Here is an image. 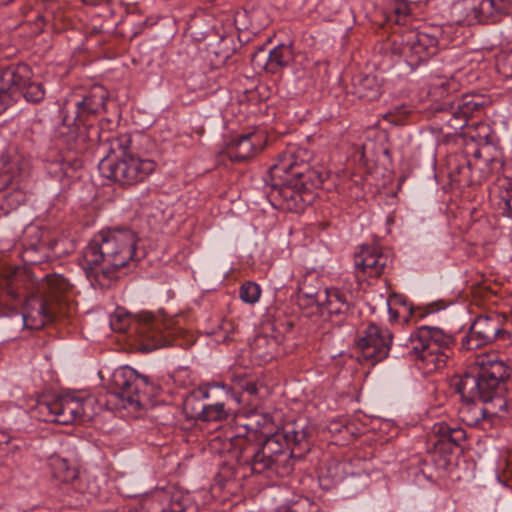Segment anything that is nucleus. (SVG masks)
Here are the masks:
<instances>
[{"label": "nucleus", "mask_w": 512, "mask_h": 512, "mask_svg": "<svg viewBox=\"0 0 512 512\" xmlns=\"http://www.w3.org/2000/svg\"><path fill=\"white\" fill-rule=\"evenodd\" d=\"M433 454V450L429 449L428 454L425 458H416V467L409 468L411 474L416 477H419L421 474L426 480L433 481L435 478L436 470H445L446 468H438L433 460H431V456Z\"/></svg>", "instance_id": "nucleus-32"}, {"label": "nucleus", "mask_w": 512, "mask_h": 512, "mask_svg": "<svg viewBox=\"0 0 512 512\" xmlns=\"http://www.w3.org/2000/svg\"><path fill=\"white\" fill-rule=\"evenodd\" d=\"M26 193L20 188V175L8 170L0 172V204L2 208L14 210L25 203Z\"/></svg>", "instance_id": "nucleus-23"}, {"label": "nucleus", "mask_w": 512, "mask_h": 512, "mask_svg": "<svg viewBox=\"0 0 512 512\" xmlns=\"http://www.w3.org/2000/svg\"><path fill=\"white\" fill-rule=\"evenodd\" d=\"M438 39L424 31H410L404 36L402 54L411 67H417L435 55Z\"/></svg>", "instance_id": "nucleus-16"}, {"label": "nucleus", "mask_w": 512, "mask_h": 512, "mask_svg": "<svg viewBox=\"0 0 512 512\" xmlns=\"http://www.w3.org/2000/svg\"><path fill=\"white\" fill-rule=\"evenodd\" d=\"M390 263V255L374 245H363L354 255V266L357 273L369 277L381 276Z\"/></svg>", "instance_id": "nucleus-19"}, {"label": "nucleus", "mask_w": 512, "mask_h": 512, "mask_svg": "<svg viewBox=\"0 0 512 512\" xmlns=\"http://www.w3.org/2000/svg\"><path fill=\"white\" fill-rule=\"evenodd\" d=\"M72 285L69 280L60 274H49L41 282L39 290L42 297L35 300L36 308H32L23 315L24 321L29 319L37 321L35 327L44 326L68 313L67 293Z\"/></svg>", "instance_id": "nucleus-7"}, {"label": "nucleus", "mask_w": 512, "mask_h": 512, "mask_svg": "<svg viewBox=\"0 0 512 512\" xmlns=\"http://www.w3.org/2000/svg\"><path fill=\"white\" fill-rule=\"evenodd\" d=\"M263 148V137L257 132L234 136L226 144V154L233 162H243L253 158Z\"/></svg>", "instance_id": "nucleus-21"}, {"label": "nucleus", "mask_w": 512, "mask_h": 512, "mask_svg": "<svg viewBox=\"0 0 512 512\" xmlns=\"http://www.w3.org/2000/svg\"><path fill=\"white\" fill-rule=\"evenodd\" d=\"M353 93L363 101H376L382 93L381 81L374 74L359 75L354 79Z\"/></svg>", "instance_id": "nucleus-25"}, {"label": "nucleus", "mask_w": 512, "mask_h": 512, "mask_svg": "<svg viewBox=\"0 0 512 512\" xmlns=\"http://www.w3.org/2000/svg\"><path fill=\"white\" fill-rule=\"evenodd\" d=\"M313 155L306 148L288 145L270 167L272 205L280 210L301 213L315 199L314 191L328 179L321 166L312 167Z\"/></svg>", "instance_id": "nucleus-2"}, {"label": "nucleus", "mask_w": 512, "mask_h": 512, "mask_svg": "<svg viewBox=\"0 0 512 512\" xmlns=\"http://www.w3.org/2000/svg\"><path fill=\"white\" fill-rule=\"evenodd\" d=\"M51 466L54 469V475L61 481H67L73 476V472L70 471L68 462L65 459L55 457L51 459Z\"/></svg>", "instance_id": "nucleus-37"}, {"label": "nucleus", "mask_w": 512, "mask_h": 512, "mask_svg": "<svg viewBox=\"0 0 512 512\" xmlns=\"http://www.w3.org/2000/svg\"><path fill=\"white\" fill-rule=\"evenodd\" d=\"M4 293L15 301H20L22 298L23 293L17 288V286L14 283H9L4 288Z\"/></svg>", "instance_id": "nucleus-41"}, {"label": "nucleus", "mask_w": 512, "mask_h": 512, "mask_svg": "<svg viewBox=\"0 0 512 512\" xmlns=\"http://www.w3.org/2000/svg\"><path fill=\"white\" fill-rule=\"evenodd\" d=\"M455 339L451 334L438 327H418L397 351L395 357H410L415 360L419 369L430 374L446 366L452 353Z\"/></svg>", "instance_id": "nucleus-6"}, {"label": "nucleus", "mask_w": 512, "mask_h": 512, "mask_svg": "<svg viewBox=\"0 0 512 512\" xmlns=\"http://www.w3.org/2000/svg\"><path fill=\"white\" fill-rule=\"evenodd\" d=\"M95 402L91 396L80 397L67 393L50 401L39 402L37 409L43 421L67 425L74 421H90L95 414Z\"/></svg>", "instance_id": "nucleus-9"}, {"label": "nucleus", "mask_w": 512, "mask_h": 512, "mask_svg": "<svg viewBox=\"0 0 512 512\" xmlns=\"http://www.w3.org/2000/svg\"><path fill=\"white\" fill-rule=\"evenodd\" d=\"M110 327L114 332L125 334L130 347L141 352H150L172 343L168 326L151 313L133 316L118 308L110 316Z\"/></svg>", "instance_id": "nucleus-5"}, {"label": "nucleus", "mask_w": 512, "mask_h": 512, "mask_svg": "<svg viewBox=\"0 0 512 512\" xmlns=\"http://www.w3.org/2000/svg\"><path fill=\"white\" fill-rule=\"evenodd\" d=\"M87 493H89L90 495H96V490L92 487H88Z\"/></svg>", "instance_id": "nucleus-51"}, {"label": "nucleus", "mask_w": 512, "mask_h": 512, "mask_svg": "<svg viewBox=\"0 0 512 512\" xmlns=\"http://www.w3.org/2000/svg\"><path fill=\"white\" fill-rule=\"evenodd\" d=\"M492 201L497 205L500 214L512 219V195L505 191H499L493 195Z\"/></svg>", "instance_id": "nucleus-36"}, {"label": "nucleus", "mask_w": 512, "mask_h": 512, "mask_svg": "<svg viewBox=\"0 0 512 512\" xmlns=\"http://www.w3.org/2000/svg\"><path fill=\"white\" fill-rule=\"evenodd\" d=\"M8 443V436L0 431V446Z\"/></svg>", "instance_id": "nucleus-48"}, {"label": "nucleus", "mask_w": 512, "mask_h": 512, "mask_svg": "<svg viewBox=\"0 0 512 512\" xmlns=\"http://www.w3.org/2000/svg\"><path fill=\"white\" fill-rule=\"evenodd\" d=\"M440 87L443 89V92L450 94L459 90L460 83L455 76H452L451 78L442 81L440 83Z\"/></svg>", "instance_id": "nucleus-39"}, {"label": "nucleus", "mask_w": 512, "mask_h": 512, "mask_svg": "<svg viewBox=\"0 0 512 512\" xmlns=\"http://www.w3.org/2000/svg\"><path fill=\"white\" fill-rule=\"evenodd\" d=\"M510 367L496 352L477 354L467 370L454 381L461 395L459 417L466 425L489 430L499 421L501 411H507L503 397Z\"/></svg>", "instance_id": "nucleus-1"}, {"label": "nucleus", "mask_w": 512, "mask_h": 512, "mask_svg": "<svg viewBox=\"0 0 512 512\" xmlns=\"http://www.w3.org/2000/svg\"><path fill=\"white\" fill-rule=\"evenodd\" d=\"M484 98L477 94L463 95L451 105L447 124L453 130H461L468 125L469 119L479 116L484 110Z\"/></svg>", "instance_id": "nucleus-20"}, {"label": "nucleus", "mask_w": 512, "mask_h": 512, "mask_svg": "<svg viewBox=\"0 0 512 512\" xmlns=\"http://www.w3.org/2000/svg\"><path fill=\"white\" fill-rule=\"evenodd\" d=\"M108 98V90L98 84L91 86L89 89L82 90L72 97L71 103L74 108V115L73 117L66 115L63 119V125L68 128L70 140H80L78 132L82 128L94 127V125L89 122L90 118L105 110Z\"/></svg>", "instance_id": "nucleus-10"}, {"label": "nucleus", "mask_w": 512, "mask_h": 512, "mask_svg": "<svg viewBox=\"0 0 512 512\" xmlns=\"http://www.w3.org/2000/svg\"><path fill=\"white\" fill-rule=\"evenodd\" d=\"M148 377L138 374L130 367H120L112 374L111 395L121 401L125 409L139 410L143 394L149 387Z\"/></svg>", "instance_id": "nucleus-12"}, {"label": "nucleus", "mask_w": 512, "mask_h": 512, "mask_svg": "<svg viewBox=\"0 0 512 512\" xmlns=\"http://www.w3.org/2000/svg\"><path fill=\"white\" fill-rule=\"evenodd\" d=\"M98 167L105 178L122 187H130L146 180L154 172L156 163L131 154L124 158L104 157Z\"/></svg>", "instance_id": "nucleus-11"}, {"label": "nucleus", "mask_w": 512, "mask_h": 512, "mask_svg": "<svg viewBox=\"0 0 512 512\" xmlns=\"http://www.w3.org/2000/svg\"><path fill=\"white\" fill-rule=\"evenodd\" d=\"M242 416L244 417L243 420H246L248 429L256 434L258 440L264 437L267 434L266 430H270L273 425L272 416L269 413H263L256 409L250 410Z\"/></svg>", "instance_id": "nucleus-26"}, {"label": "nucleus", "mask_w": 512, "mask_h": 512, "mask_svg": "<svg viewBox=\"0 0 512 512\" xmlns=\"http://www.w3.org/2000/svg\"><path fill=\"white\" fill-rule=\"evenodd\" d=\"M492 164L493 165H500V166H502V163L499 160H497V159H493L492 160Z\"/></svg>", "instance_id": "nucleus-52"}, {"label": "nucleus", "mask_w": 512, "mask_h": 512, "mask_svg": "<svg viewBox=\"0 0 512 512\" xmlns=\"http://www.w3.org/2000/svg\"><path fill=\"white\" fill-rule=\"evenodd\" d=\"M290 512H297V510H291Z\"/></svg>", "instance_id": "nucleus-56"}, {"label": "nucleus", "mask_w": 512, "mask_h": 512, "mask_svg": "<svg viewBox=\"0 0 512 512\" xmlns=\"http://www.w3.org/2000/svg\"><path fill=\"white\" fill-rule=\"evenodd\" d=\"M297 303L301 309L315 308L316 312L321 314L322 304L320 301L303 299V297L297 295Z\"/></svg>", "instance_id": "nucleus-40"}, {"label": "nucleus", "mask_w": 512, "mask_h": 512, "mask_svg": "<svg viewBox=\"0 0 512 512\" xmlns=\"http://www.w3.org/2000/svg\"><path fill=\"white\" fill-rule=\"evenodd\" d=\"M430 441L433 454L430 457L438 468H447L451 462V454L466 440V431L458 426H450L445 422L433 425Z\"/></svg>", "instance_id": "nucleus-14"}, {"label": "nucleus", "mask_w": 512, "mask_h": 512, "mask_svg": "<svg viewBox=\"0 0 512 512\" xmlns=\"http://www.w3.org/2000/svg\"><path fill=\"white\" fill-rule=\"evenodd\" d=\"M199 397L207 398L208 393L204 390H199L197 392H194L193 395L191 396V398H199Z\"/></svg>", "instance_id": "nucleus-47"}, {"label": "nucleus", "mask_w": 512, "mask_h": 512, "mask_svg": "<svg viewBox=\"0 0 512 512\" xmlns=\"http://www.w3.org/2000/svg\"><path fill=\"white\" fill-rule=\"evenodd\" d=\"M465 164H466V167L464 166H459L457 167L455 170L457 171L458 174H461V175H467V172H469L470 170V162L468 161H465Z\"/></svg>", "instance_id": "nucleus-45"}, {"label": "nucleus", "mask_w": 512, "mask_h": 512, "mask_svg": "<svg viewBox=\"0 0 512 512\" xmlns=\"http://www.w3.org/2000/svg\"><path fill=\"white\" fill-rule=\"evenodd\" d=\"M261 295V289L258 284L252 281H246L243 283L239 290L240 299L249 304L256 303Z\"/></svg>", "instance_id": "nucleus-35"}, {"label": "nucleus", "mask_w": 512, "mask_h": 512, "mask_svg": "<svg viewBox=\"0 0 512 512\" xmlns=\"http://www.w3.org/2000/svg\"><path fill=\"white\" fill-rule=\"evenodd\" d=\"M80 142L98 141L100 146L105 149L107 155L105 157L124 158L133 154L130 151L132 138L130 134L107 135L103 137V133H99L97 127H84L79 132Z\"/></svg>", "instance_id": "nucleus-18"}, {"label": "nucleus", "mask_w": 512, "mask_h": 512, "mask_svg": "<svg viewBox=\"0 0 512 512\" xmlns=\"http://www.w3.org/2000/svg\"><path fill=\"white\" fill-rule=\"evenodd\" d=\"M232 44V38L222 37L215 45L210 46V60L215 66H223L231 59L235 53V48Z\"/></svg>", "instance_id": "nucleus-29"}, {"label": "nucleus", "mask_w": 512, "mask_h": 512, "mask_svg": "<svg viewBox=\"0 0 512 512\" xmlns=\"http://www.w3.org/2000/svg\"><path fill=\"white\" fill-rule=\"evenodd\" d=\"M190 401H191V398L186 400V406H188L190 404Z\"/></svg>", "instance_id": "nucleus-54"}, {"label": "nucleus", "mask_w": 512, "mask_h": 512, "mask_svg": "<svg viewBox=\"0 0 512 512\" xmlns=\"http://www.w3.org/2000/svg\"><path fill=\"white\" fill-rule=\"evenodd\" d=\"M244 390L250 395H255L258 392V388L256 384L253 382L246 383V385L244 386Z\"/></svg>", "instance_id": "nucleus-43"}, {"label": "nucleus", "mask_w": 512, "mask_h": 512, "mask_svg": "<svg viewBox=\"0 0 512 512\" xmlns=\"http://www.w3.org/2000/svg\"><path fill=\"white\" fill-rule=\"evenodd\" d=\"M279 343L277 338L267 334L258 335L252 343V349L263 358H272L278 352Z\"/></svg>", "instance_id": "nucleus-31"}, {"label": "nucleus", "mask_w": 512, "mask_h": 512, "mask_svg": "<svg viewBox=\"0 0 512 512\" xmlns=\"http://www.w3.org/2000/svg\"><path fill=\"white\" fill-rule=\"evenodd\" d=\"M322 300L321 315L345 316L351 308V295L338 288H325Z\"/></svg>", "instance_id": "nucleus-24"}, {"label": "nucleus", "mask_w": 512, "mask_h": 512, "mask_svg": "<svg viewBox=\"0 0 512 512\" xmlns=\"http://www.w3.org/2000/svg\"><path fill=\"white\" fill-rule=\"evenodd\" d=\"M506 76L512 78V54L510 55L506 65Z\"/></svg>", "instance_id": "nucleus-46"}, {"label": "nucleus", "mask_w": 512, "mask_h": 512, "mask_svg": "<svg viewBox=\"0 0 512 512\" xmlns=\"http://www.w3.org/2000/svg\"><path fill=\"white\" fill-rule=\"evenodd\" d=\"M197 418L203 421H219L227 417L228 413L223 402L203 404L196 412Z\"/></svg>", "instance_id": "nucleus-33"}, {"label": "nucleus", "mask_w": 512, "mask_h": 512, "mask_svg": "<svg viewBox=\"0 0 512 512\" xmlns=\"http://www.w3.org/2000/svg\"><path fill=\"white\" fill-rule=\"evenodd\" d=\"M511 320L512 321V315L510 317H508V321Z\"/></svg>", "instance_id": "nucleus-55"}, {"label": "nucleus", "mask_w": 512, "mask_h": 512, "mask_svg": "<svg viewBox=\"0 0 512 512\" xmlns=\"http://www.w3.org/2000/svg\"><path fill=\"white\" fill-rule=\"evenodd\" d=\"M242 415L236 418L235 432L226 433L222 440L221 453H231L237 464V472L242 474L244 470V461L242 460L243 449L257 442L256 434L246 425Z\"/></svg>", "instance_id": "nucleus-17"}, {"label": "nucleus", "mask_w": 512, "mask_h": 512, "mask_svg": "<svg viewBox=\"0 0 512 512\" xmlns=\"http://www.w3.org/2000/svg\"><path fill=\"white\" fill-rule=\"evenodd\" d=\"M220 440H221L220 436H216V437L213 439V441H214V442H217V441H220Z\"/></svg>", "instance_id": "nucleus-53"}, {"label": "nucleus", "mask_w": 512, "mask_h": 512, "mask_svg": "<svg viewBox=\"0 0 512 512\" xmlns=\"http://www.w3.org/2000/svg\"><path fill=\"white\" fill-rule=\"evenodd\" d=\"M113 125V121L105 118L102 119L96 127L98 128L99 133H103V137H107V135H109L107 131L110 130Z\"/></svg>", "instance_id": "nucleus-42"}, {"label": "nucleus", "mask_w": 512, "mask_h": 512, "mask_svg": "<svg viewBox=\"0 0 512 512\" xmlns=\"http://www.w3.org/2000/svg\"><path fill=\"white\" fill-rule=\"evenodd\" d=\"M471 15L479 23H497L512 10L511 0H472Z\"/></svg>", "instance_id": "nucleus-22"}, {"label": "nucleus", "mask_w": 512, "mask_h": 512, "mask_svg": "<svg viewBox=\"0 0 512 512\" xmlns=\"http://www.w3.org/2000/svg\"><path fill=\"white\" fill-rule=\"evenodd\" d=\"M251 65L257 73H270V53L265 47H259L251 55Z\"/></svg>", "instance_id": "nucleus-34"}, {"label": "nucleus", "mask_w": 512, "mask_h": 512, "mask_svg": "<svg viewBox=\"0 0 512 512\" xmlns=\"http://www.w3.org/2000/svg\"><path fill=\"white\" fill-rule=\"evenodd\" d=\"M138 237L129 228L99 232L83 251L81 266L93 287L108 288L117 279L121 268L140 260Z\"/></svg>", "instance_id": "nucleus-4"}, {"label": "nucleus", "mask_w": 512, "mask_h": 512, "mask_svg": "<svg viewBox=\"0 0 512 512\" xmlns=\"http://www.w3.org/2000/svg\"><path fill=\"white\" fill-rule=\"evenodd\" d=\"M504 191L512 195V179L507 182V186L505 187Z\"/></svg>", "instance_id": "nucleus-50"}, {"label": "nucleus", "mask_w": 512, "mask_h": 512, "mask_svg": "<svg viewBox=\"0 0 512 512\" xmlns=\"http://www.w3.org/2000/svg\"><path fill=\"white\" fill-rule=\"evenodd\" d=\"M297 512H299V511L297 510ZM309 512H322V511H320V509L318 508L317 505L309 504Z\"/></svg>", "instance_id": "nucleus-49"}, {"label": "nucleus", "mask_w": 512, "mask_h": 512, "mask_svg": "<svg viewBox=\"0 0 512 512\" xmlns=\"http://www.w3.org/2000/svg\"><path fill=\"white\" fill-rule=\"evenodd\" d=\"M393 335L388 329L369 324L358 333L357 347L363 361L375 365L386 359L391 350Z\"/></svg>", "instance_id": "nucleus-15"}, {"label": "nucleus", "mask_w": 512, "mask_h": 512, "mask_svg": "<svg viewBox=\"0 0 512 512\" xmlns=\"http://www.w3.org/2000/svg\"><path fill=\"white\" fill-rule=\"evenodd\" d=\"M410 15L409 5L403 0H387L384 8L388 24L404 25Z\"/></svg>", "instance_id": "nucleus-28"}, {"label": "nucleus", "mask_w": 512, "mask_h": 512, "mask_svg": "<svg viewBox=\"0 0 512 512\" xmlns=\"http://www.w3.org/2000/svg\"><path fill=\"white\" fill-rule=\"evenodd\" d=\"M508 317L505 314L489 312L479 315L472 323L469 334L463 339L462 345L467 350L489 345L498 339H506L504 328Z\"/></svg>", "instance_id": "nucleus-13"}, {"label": "nucleus", "mask_w": 512, "mask_h": 512, "mask_svg": "<svg viewBox=\"0 0 512 512\" xmlns=\"http://www.w3.org/2000/svg\"><path fill=\"white\" fill-rule=\"evenodd\" d=\"M16 94L34 104L45 98L43 84L32 81V70L25 63L0 68V114L13 103Z\"/></svg>", "instance_id": "nucleus-8"}, {"label": "nucleus", "mask_w": 512, "mask_h": 512, "mask_svg": "<svg viewBox=\"0 0 512 512\" xmlns=\"http://www.w3.org/2000/svg\"><path fill=\"white\" fill-rule=\"evenodd\" d=\"M324 289H321L318 277L314 275H306L298 285V296L303 299L320 301L323 300Z\"/></svg>", "instance_id": "nucleus-30"}, {"label": "nucleus", "mask_w": 512, "mask_h": 512, "mask_svg": "<svg viewBox=\"0 0 512 512\" xmlns=\"http://www.w3.org/2000/svg\"><path fill=\"white\" fill-rule=\"evenodd\" d=\"M23 249V260L25 262H29L31 264L39 262L38 259H36L33 254L38 252L39 250L43 249L45 247V243H42L41 241L33 242L29 244H24Z\"/></svg>", "instance_id": "nucleus-38"}, {"label": "nucleus", "mask_w": 512, "mask_h": 512, "mask_svg": "<svg viewBox=\"0 0 512 512\" xmlns=\"http://www.w3.org/2000/svg\"><path fill=\"white\" fill-rule=\"evenodd\" d=\"M310 450L303 426L288 423L280 431L261 437L255 445L243 449V477L265 475L286 477L294 468V461L302 459Z\"/></svg>", "instance_id": "nucleus-3"}, {"label": "nucleus", "mask_w": 512, "mask_h": 512, "mask_svg": "<svg viewBox=\"0 0 512 512\" xmlns=\"http://www.w3.org/2000/svg\"><path fill=\"white\" fill-rule=\"evenodd\" d=\"M55 166V169L53 171H51V173H54V176L55 177H62V175H64L65 173L63 172V167L61 164H53L51 165V168Z\"/></svg>", "instance_id": "nucleus-44"}, {"label": "nucleus", "mask_w": 512, "mask_h": 512, "mask_svg": "<svg viewBox=\"0 0 512 512\" xmlns=\"http://www.w3.org/2000/svg\"><path fill=\"white\" fill-rule=\"evenodd\" d=\"M270 74H275L290 65L294 59L292 44H279L269 51Z\"/></svg>", "instance_id": "nucleus-27"}]
</instances>
